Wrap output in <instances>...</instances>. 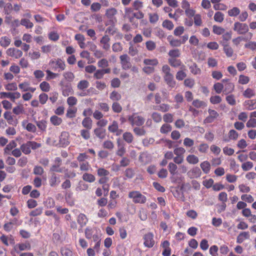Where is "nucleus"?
<instances>
[{
  "instance_id": "nucleus-1",
  "label": "nucleus",
  "mask_w": 256,
  "mask_h": 256,
  "mask_svg": "<svg viewBox=\"0 0 256 256\" xmlns=\"http://www.w3.org/2000/svg\"><path fill=\"white\" fill-rule=\"evenodd\" d=\"M128 197L132 199L134 203L144 204L146 202V197L138 191H132L129 192Z\"/></svg>"
},
{
  "instance_id": "nucleus-2",
  "label": "nucleus",
  "mask_w": 256,
  "mask_h": 256,
  "mask_svg": "<svg viewBox=\"0 0 256 256\" xmlns=\"http://www.w3.org/2000/svg\"><path fill=\"white\" fill-rule=\"evenodd\" d=\"M233 30L238 34H244L249 30L248 25L246 23L236 22L234 23Z\"/></svg>"
},
{
  "instance_id": "nucleus-3",
  "label": "nucleus",
  "mask_w": 256,
  "mask_h": 256,
  "mask_svg": "<svg viewBox=\"0 0 256 256\" xmlns=\"http://www.w3.org/2000/svg\"><path fill=\"white\" fill-rule=\"evenodd\" d=\"M128 120L132 126L136 125L140 126L143 125L145 120L143 117L137 116L136 114L134 113L128 116Z\"/></svg>"
},
{
  "instance_id": "nucleus-4",
  "label": "nucleus",
  "mask_w": 256,
  "mask_h": 256,
  "mask_svg": "<svg viewBox=\"0 0 256 256\" xmlns=\"http://www.w3.org/2000/svg\"><path fill=\"white\" fill-rule=\"evenodd\" d=\"M60 85L61 86L62 95L64 96H68L73 94L74 91L70 83L61 82Z\"/></svg>"
},
{
  "instance_id": "nucleus-5",
  "label": "nucleus",
  "mask_w": 256,
  "mask_h": 256,
  "mask_svg": "<svg viewBox=\"0 0 256 256\" xmlns=\"http://www.w3.org/2000/svg\"><path fill=\"white\" fill-rule=\"evenodd\" d=\"M68 137L69 134L68 132H62L61 133L58 142L60 147H66L69 144Z\"/></svg>"
},
{
  "instance_id": "nucleus-6",
  "label": "nucleus",
  "mask_w": 256,
  "mask_h": 256,
  "mask_svg": "<svg viewBox=\"0 0 256 256\" xmlns=\"http://www.w3.org/2000/svg\"><path fill=\"white\" fill-rule=\"evenodd\" d=\"M168 55L170 57L168 60L170 64H179L176 60V58L180 57V50L178 49L172 50L169 51Z\"/></svg>"
},
{
  "instance_id": "nucleus-7",
  "label": "nucleus",
  "mask_w": 256,
  "mask_h": 256,
  "mask_svg": "<svg viewBox=\"0 0 256 256\" xmlns=\"http://www.w3.org/2000/svg\"><path fill=\"white\" fill-rule=\"evenodd\" d=\"M6 54L8 56L14 58H18L22 55V50L14 48H8L6 50Z\"/></svg>"
},
{
  "instance_id": "nucleus-8",
  "label": "nucleus",
  "mask_w": 256,
  "mask_h": 256,
  "mask_svg": "<svg viewBox=\"0 0 256 256\" xmlns=\"http://www.w3.org/2000/svg\"><path fill=\"white\" fill-rule=\"evenodd\" d=\"M154 235L151 232H148L144 236V245L148 248H152L154 244Z\"/></svg>"
},
{
  "instance_id": "nucleus-9",
  "label": "nucleus",
  "mask_w": 256,
  "mask_h": 256,
  "mask_svg": "<svg viewBox=\"0 0 256 256\" xmlns=\"http://www.w3.org/2000/svg\"><path fill=\"white\" fill-rule=\"evenodd\" d=\"M117 12V10L115 8H111L106 10L105 16L108 19L112 22H114V20L116 22V20L114 16L116 14Z\"/></svg>"
},
{
  "instance_id": "nucleus-10",
  "label": "nucleus",
  "mask_w": 256,
  "mask_h": 256,
  "mask_svg": "<svg viewBox=\"0 0 256 256\" xmlns=\"http://www.w3.org/2000/svg\"><path fill=\"white\" fill-rule=\"evenodd\" d=\"M220 44L223 46V50L228 57H232L234 55V50L232 48L224 42H221Z\"/></svg>"
},
{
  "instance_id": "nucleus-11",
  "label": "nucleus",
  "mask_w": 256,
  "mask_h": 256,
  "mask_svg": "<svg viewBox=\"0 0 256 256\" xmlns=\"http://www.w3.org/2000/svg\"><path fill=\"white\" fill-rule=\"evenodd\" d=\"M110 38L108 35L103 36L100 40L102 48L106 50H108L110 48Z\"/></svg>"
},
{
  "instance_id": "nucleus-12",
  "label": "nucleus",
  "mask_w": 256,
  "mask_h": 256,
  "mask_svg": "<svg viewBox=\"0 0 256 256\" xmlns=\"http://www.w3.org/2000/svg\"><path fill=\"white\" fill-rule=\"evenodd\" d=\"M202 174L200 168L198 167L193 168L188 172V176L190 178H197L200 176Z\"/></svg>"
},
{
  "instance_id": "nucleus-13",
  "label": "nucleus",
  "mask_w": 256,
  "mask_h": 256,
  "mask_svg": "<svg viewBox=\"0 0 256 256\" xmlns=\"http://www.w3.org/2000/svg\"><path fill=\"white\" fill-rule=\"evenodd\" d=\"M55 164H54L50 168V170L52 172H62V168H60L57 170V168L60 167L62 164V160L58 157L55 158L54 160Z\"/></svg>"
},
{
  "instance_id": "nucleus-14",
  "label": "nucleus",
  "mask_w": 256,
  "mask_h": 256,
  "mask_svg": "<svg viewBox=\"0 0 256 256\" xmlns=\"http://www.w3.org/2000/svg\"><path fill=\"white\" fill-rule=\"evenodd\" d=\"M74 38L77 40L78 43L81 48H85L86 44L84 42L85 38L84 35L78 34H76L74 36Z\"/></svg>"
},
{
  "instance_id": "nucleus-15",
  "label": "nucleus",
  "mask_w": 256,
  "mask_h": 256,
  "mask_svg": "<svg viewBox=\"0 0 256 256\" xmlns=\"http://www.w3.org/2000/svg\"><path fill=\"white\" fill-rule=\"evenodd\" d=\"M174 196L178 200H180L182 202H184L185 200V197L184 196V192H181L179 190V186H177L175 188V190L172 192Z\"/></svg>"
},
{
  "instance_id": "nucleus-16",
  "label": "nucleus",
  "mask_w": 256,
  "mask_h": 256,
  "mask_svg": "<svg viewBox=\"0 0 256 256\" xmlns=\"http://www.w3.org/2000/svg\"><path fill=\"white\" fill-rule=\"evenodd\" d=\"M164 79L168 85L171 88H174L176 86V82L174 80V76L172 74H165Z\"/></svg>"
},
{
  "instance_id": "nucleus-17",
  "label": "nucleus",
  "mask_w": 256,
  "mask_h": 256,
  "mask_svg": "<svg viewBox=\"0 0 256 256\" xmlns=\"http://www.w3.org/2000/svg\"><path fill=\"white\" fill-rule=\"evenodd\" d=\"M246 109L252 110L256 108V100H247L244 102Z\"/></svg>"
},
{
  "instance_id": "nucleus-18",
  "label": "nucleus",
  "mask_w": 256,
  "mask_h": 256,
  "mask_svg": "<svg viewBox=\"0 0 256 256\" xmlns=\"http://www.w3.org/2000/svg\"><path fill=\"white\" fill-rule=\"evenodd\" d=\"M88 220L84 214H80L78 217V222L81 228L84 226L87 223Z\"/></svg>"
},
{
  "instance_id": "nucleus-19",
  "label": "nucleus",
  "mask_w": 256,
  "mask_h": 256,
  "mask_svg": "<svg viewBox=\"0 0 256 256\" xmlns=\"http://www.w3.org/2000/svg\"><path fill=\"white\" fill-rule=\"evenodd\" d=\"M11 42V39L6 36H4L0 38V45L3 48L9 46Z\"/></svg>"
},
{
  "instance_id": "nucleus-20",
  "label": "nucleus",
  "mask_w": 256,
  "mask_h": 256,
  "mask_svg": "<svg viewBox=\"0 0 256 256\" xmlns=\"http://www.w3.org/2000/svg\"><path fill=\"white\" fill-rule=\"evenodd\" d=\"M94 133L97 137L102 140L105 138L106 130L100 128H98L94 130Z\"/></svg>"
},
{
  "instance_id": "nucleus-21",
  "label": "nucleus",
  "mask_w": 256,
  "mask_h": 256,
  "mask_svg": "<svg viewBox=\"0 0 256 256\" xmlns=\"http://www.w3.org/2000/svg\"><path fill=\"white\" fill-rule=\"evenodd\" d=\"M92 121L90 117L85 118L82 122V126L88 130H90L92 128Z\"/></svg>"
},
{
  "instance_id": "nucleus-22",
  "label": "nucleus",
  "mask_w": 256,
  "mask_h": 256,
  "mask_svg": "<svg viewBox=\"0 0 256 256\" xmlns=\"http://www.w3.org/2000/svg\"><path fill=\"white\" fill-rule=\"evenodd\" d=\"M60 180L56 176L55 174H52L50 179V184L51 186L54 187L58 185L60 182Z\"/></svg>"
},
{
  "instance_id": "nucleus-23",
  "label": "nucleus",
  "mask_w": 256,
  "mask_h": 256,
  "mask_svg": "<svg viewBox=\"0 0 256 256\" xmlns=\"http://www.w3.org/2000/svg\"><path fill=\"white\" fill-rule=\"evenodd\" d=\"M168 39L170 44L172 46L178 47L180 46L182 44L181 40L176 39L172 36H169Z\"/></svg>"
},
{
  "instance_id": "nucleus-24",
  "label": "nucleus",
  "mask_w": 256,
  "mask_h": 256,
  "mask_svg": "<svg viewBox=\"0 0 256 256\" xmlns=\"http://www.w3.org/2000/svg\"><path fill=\"white\" fill-rule=\"evenodd\" d=\"M30 148L31 147L28 141L27 142L26 144H22L20 148L22 152L26 154H28L31 152Z\"/></svg>"
},
{
  "instance_id": "nucleus-25",
  "label": "nucleus",
  "mask_w": 256,
  "mask_h": 256,
  "mask_svg": "<svg viewBox=\"0 0 256 256\" xmlns=\"http://www.w3.org/2000/svg\"><path fill=\"white\" fill-rule=\"evenodd\" d=\"M240 9L238 7H234L228 11V15L231 17H236L240 14Z\"/></svg>"
},
{
  "instance_id": "nucleus-26",
  "label": "nucleus",
  "mask_w": 256,
  "mask_h": 256,
  "mask_svg": "<svg viewBox=\"0 0 256 256\" xmlns=\"http://www.w3.org/2000/svg\"><path fill=\"white\" fill-rule=\"evenodd\" d=\"M110 72V68L102 69L97 70L94 74V76L97 79L101 78L104 74L109 73Z\"/></svg>"
},
{
  "instance_id": "nucleus-27",
  "label": "nucleus",
  "mask_w": 256,
  "mask_h": 256,
  "mask_svg": "<svg viewBox=\"0 0 256 256\" xmlns=\"http://www.w3.org/2000/svg\"><path fill=\"white\" fill-rule=\"evenodd\" d=\"M234 89V84L230 82L226 83L224 85V93L228 94L231 92Z\"/></svg>"
},
{
  "instance_id": "nucleus-28",
  "label": "nucleus",
  "mask_w": 256,
  "mask_h": 256,
  "mask_svg": "<svg viewBox=\"0 0 256 256\" xmlns=\"http://www.w3.org/2000/svg\"><path fill=\"white\" fill-rule=\"evenodd\" d=\"M82 179L88 182H92L96 180L93 174L88 173H84L82 176Z\"/></svg>"
},
{
  "instance_id": "nucleus-29",
  "label": "nucleus",
  "mask_w": 256,
  "mask_h": 256,
  "mask_svg": "<svg viewBox=\"0 0 256 256\" xmlns=\"http://www.w3.org/2000/svg\"><path fill=\"white\" fill-rule=\"evenodd\" d=\"M224 14L220 12H217L214 15V20L218 22L221 23L224 20Z\"/></svg>"
},
{
  "instance_id": "nucleus-30",
  "label": "nucleus",
  "mask_w": 256,
  "mask_h": 256,
  "mask_svg": "<svg viewBox=\"0 0 256 256\" xmlns=\"http://www.w3.org/2000/svg\"><path fill=\"white\" fill-rule=\"evenodd\" d=\"M200 168L205 174H208L210 170V165L208 162L204 161L201 163Z\"/></svg>"
},
{
  "instance_id": "nucleus-31",
  "label": "nucleus",
  "mask_w": 256,
  "mask_h": 256,
  "mask_svg": "<svg viewBox=\"0 0 256 256\" xmlns=\"http://www.w3.org/2000/svg\"><path fill=\"white\" fill-rule=\"evenodd\" d=\"M80 56L82 58H85L88 60V64H90L94 62V61L92 60V58H90V54L88 51H82L80 54Z\"/></svg>"
},
{
  "instance_id": "nucleus-32",
  "label": "nucleus",
  "mask_w": 256,
  "mask_h": 256,
  "mask_svg": "<svg viewBox=\"0 0 256 256\" xmlns=\"http://www.w3.org/2000/svg\"><path fill=\"white\" fill-rule=\"evenodd\" d=\"M123 139L128 144H130L132 142L134 137L132 134L130 132H126L123 134Z\"/></svg>"
},
{
  "instance_id": "nucleus-33",
  "label": "nucleus",
  "mask_w": 256,
  "mask_h": 256,
  "mask_svg": "<svg viewBox=\"0 0 256 256\" xmlns=\"http://www.w3.org/2000/svg\"><path fill=\"white\" fill-rule=\"evenodd\" d=\"M20 24L24 26L26 28H32L34 24L29 20L26 18H22L20 20Z\"/></svg>"
},
{
  "instance_id": "nucleus-34",
  "label": "nucleus",
  "mask_w": 256,
  "mask_h": 256,
  "mask_svg": "<svg viewBox=\"0 0 256 256\" xmlns=\"http://www.w3.org/2000/svg\"><path fill=\"white\" fill-rule=\"evenodd\" d=\"M118 148L116 152V154L118 156H122L126 152V148H124V145L120 142L119 140H118Z\"/></svg>"
},
{
  "instance_id": "nucleus-35",
  "label": "nucleus",
  "mask_w": 256,
  "mask_h": 256,
  "mask_svg": "<svg viewBox=\"0 0 256 256\" xmlns=\"http://www.w3.org/2000/svg\"><path fill=\"white\" fill-rule=\"evenodd\" d=\"M146 49L149 51H152L156 48V44L152 40H150L146 42Z\"/></svg>"
},
{
  "instance_id": "nucleus-36",
  "label": "nucleus",
  "mask_w": 256,
  "mask_h": 256,
  "mask_svg": "<svg viewBox=\"0 0 256 256\" xmlns=\"http://www.w3.org/2000/svg\"><path fill=\"white\" fill-rule=\"evenodd\" d=\"M212 32L216 34L220 35L224 33L225 30L221 26L214 25L212 26Z\"/></svg>"
},
{
  "instance_id": "nucleus-37",
  "label": "nucleus",
  "mask_w": 256,
  "mask_h": 256,
  "mask_svg": "<svg viewBox=\"0 0 256 256\" xmlns=\"http://www.w3.org/2000/svg\"><path fill=\"white\" fill-rule=\"evenodd\" d=\"M50 122L54 126H59L62 122V119L56 116H53L50 118Z\"/></svg>"
},
{
  "instance_id": "nucleus-38",
  "label": "nucleus",
  "mask_w": 256,
  "mask_h": 256,
  "mask_svg": "<svg viewBox=\"0 0 256 256\" xmlns=\"http://www.w3.org/2000/svg\"><path fill=\"white\" fill-rule=\"evenodd\" d=\"M134 133L138 136H144L146 134V130L144 128V127H136L134 128Z\"/></svg>"
},
{
  "instance_id": "nucleus-39",
  "label": "nucleus",
  "mask_w": 256,
  "mask_h": 256,
  "mask_svg": "<svg viewBox=\"0 0 256 256\" xmlns=\"http://www.w3.org/2000/svg\"><path fill=\"white\" fill-rule=\"evenodd\" d=\"M168 169L170 174L174 176L176 172L178 166L173 162H170L168 166Z\"/></svg>"
},
{
  "instance_id": "nucleus-40",
  "label": "nucleus",
  "mask_w": 256,
  "mask_h": 256,
  "mask_svg": "<svg viewBox=\"0 0 256 256\" xmlns=\"http://www.w3.org/2000/svg\"><path fill=\"white\" fill-rule=\"evenodd\" d=\"M255 94L254 91L250 88H247L243 92V96L248 98H251L252 96H254Z\"/></svg>"
},
{
  "instance_id": "nucleus-41",
  "label": "nucleus",
  "mask_w": 256,
  "mask_h": 256,
  "mask_svg": "<svg viewBox=\"0 0 256 256\" xmlns=\"http://www.w3.org/2000/svg\"><path fill=\"white\" fill-rule=\"evenodd\" d=\"M186 160L192 164H196L198 162V158L194 155H189L186 157Z\"/></svg>"
},
{
  "instance_id": "nucleus-42",
  "label": "nucleus",
  "mask_w": 256,
  "mask_h": 256,
  "mask_svg": "<svg viewBox=\"0 0 256 256\" xmlns=\"http://www.w3.org/2000/svg\"><path fill=\"white\" fill-rule=\"evenodd\" d=\"M162 25L164 28H165L168 30H172L174 27L172 22L168 20H164L163 22Z\"/></svg>"
},
{
  "instance_id": "nucleus-43",
  "label": "nucleus",
  "mask_w": 256,
  "mask_h": 256,
  "mask_svg": "<svg viewBox=\"0 0 256 256\" xmlns=\"http://www.w3.org/2000/svg\"><path fill=\"white\" fill-rule=\"evenodd\" d=\"M148 16L150 22L152 24H155L158 20L159 16L156 13H150L148 14Z\"/></svg>"
},
{
  "instance_id": "nucleus-44",
  "label": "nucleus",
  "mask_w": 256,
  "mask_h": 256,
  "mask_svg": "<svg viewBox=\"0 0 256 256\" xmlns=\"http://www.w3.org/2000/svg\"><path fill=\"white\" fill-rule=\"evenodd\" d=\"M172 130V126L169 124H164L160 128V131L162 134H166L171 131Z\"/></svg>"
},
{
  "instance_id": "nucleus-45",
  "label": "nucleus",
  "mask_w": 256,
  "mask_h": 256,
  "mask_svg": "<svg viewBox=\"0 0 256 256\" xmlns=\"http://www.w3.org/2000/svg\"><path fill=\"white\" fill-rule=\"evenodd\" d=\"M1 98H10L13 102H14V98L13 96L14 95L12 92H0Z\"/></svg>"
},
{
  "instance_id": "nucleus-46",
  "label": "nucleus",
  "mask_w": 256,
  "mask_h": 256,
  "mask_svg": "<svg viewBox=\"0 0 256 256\" xmlns=\"http://www.w3.org/2000/svg\"><path fill=\"white\" fill-rule=\"evenodd\" d=\"M214 88L217 94H220L224 88V85L220 82L216 83L214 85Z\"/></svg>"
},
{
  "instance_id": "nucleus-47",
  "label": "nucleus",
  "mask_w": 256,
  "mask_h": 256,
  "mask_svg": "<svg viewBox=\"0 0 256 256\" xmlns=\"http://www.w3.org/2000/svg\"><path fill=\"white\" fill-rule=\"evenodd\" d=\"M122 96L120 94L116 91H113L110 94V98L112 100H120Z\"/></svg>"
},
{
  "instance_id": "nucleus-48",
  "label": "nucleus",
  "mask_w": 256,
  "mask_h": 256,
  "mask_svg": "<svg viewBox=\"0 0 256 256\" xmlns=\"http://www.w3.org/2000/svg\"><path fill=\"white\" fill-rule=\"evenodd\" d=\"M88 85H89V83L87 80H80L78 84V88L80 90H84V89L88 88Z\"/></svg>"
},
{
  "instance_id": "nucleus-49",
  "label": "nucleus",
  "mask_w": 256,
  "mask_h": 256,
  "mask_svg": "<svg viewBox=\"0 0 256 256\" xmlns=\"http://www.w3.org/2000/svg\"><path fill=\"white\" fill-rule=\"evenodd\" d=\"M184 178L182 176H176L171 178L172 182L177 184L180 185L182 182H184Z\"/></svg>"
},
{
  "instance_id": "nucleus-50",
  "label": "nucleus",
  "mask_w": 256,
  "mask_h": 256,
  "mask_svg": "<svg viewBox=\"0 0 256 256\" xmlns=\"http://www.w3.org/2000/svg\"><path fill=\"white\" fill-rule=\"evenodd\" d=\"M36 126L39 129L42 131H45L46 128V120H42L36 122Z\"/></svg>"
},
{
  "instance_id": "nucleus-51",
  "label": "nucleus",
  "mask_w": 256,
  "mask_h": 256,
  "mask_svg": "<svg viewBox=\"0 0 256 256\" xmlns=\"http://www.w3.org/2000/svg\"><path fill=\"white\" fill-rule=\"evenodd\" d=\"M190 70V72L194 74H198L201 72V70L198 68V65H191Z\"/></svg>"
},
{
  "instance_id": "nucleus-52",
  "label": "nucleus",
  "mask_w": 256,
  "mask_h": 256,
  "mask_svg": "<svg viewBox=\"0 0 256 256\" xmlns=\"http://www.w3.org/2000/svg\"><path fill=\"white\" fill-rule=\"evenodd\" d=\"M40 87L42 91L48 92L50 90V84L46 82H42L40 85Z\"/></svg>"
},
{
  "instance_id": "nucleus-53",
  "label": "nucleus",
  "mask_w": 256,
  "mask_h": 256,
  "mask_svg": "<svg viewBox=\"0 0 256 256\" xmlns=\"http://www.w3.org/2000/svg\"><path fill=\"white\" fill-rule=\"evenodd\" d=\"M13 10V6L11 3L8 2L4 6V12L6 15H8L10 14Z\"/></svg>"
},
{
  "instance_id": "nucleus-54",
  "label": "nucleus",
  "mask_w": 256,
  "mask_h": 256,
  "mask_svg": "<svg viewBox=\"0 0 256 256\" xmlns=\"http://www.w3.org/2000/svg\"><path fill=\"white\" fill-rule=\"evenodd\" d=\"M60 38L59 34L55 32H51L48 34V38L52 41H57Z\"/></svg>"
},
{
  "instance_id": "nucleus-55",
  "label": "nucleus",
  "mask_w": 256,
  "mask_h": 256,
  "mask_svg": "<svg viewBox=\"0 0 256 256\" xmlns=\"http://www.w3.org/2000/svg\"><path fill=\"white\" fill-rule=\"evenodd\" d=\"M245 48L250 49L252 50H256V42L254 41H249L244 44Z\"/></svg>"
},
{
  "instance_id": "nucleus-56",
  "label": "nucleus",
  "mask_w": 256,
  "mask_h": 256,
  "mask_svg": "<svg viewBox=\"0 0 256 256\" xmlns=\"http://www.w3.org/2000/svg\"><path fill=\"white\" fill-rule=\"evenodd\" d=\"M238 16V18L240 22H244L247 20L248 16V14L247 12L244 11L241 13L240 12V14Z\"/></svg>"
},
{
  "instance_id": "nucleus-57",
  "label": "nucleus",
  "mask_w": 256,
  "mask_h": 256,
  "mask_svg": "<svg viewBox=\"0 0 256 256\" xmlns=\"http://www.w3.org/2000/svg\"><path fill=\"white\" fill-rule=\"evenodd\" d=\"M194 23L196 26H201L202 24V20L200 14H196L194 18Z\"/></svg>"
},
{
  "instance_id": "nucleus-58",
  "label": "nucleus",
  "mask_w": 256,
  "mask_h": 256,
  "mask_svg": "<svg viewBox=\"0 0 256 256\" xmlns=\"http://www.w3.org/2000/svg\"><path fill=\"white\" fill-rule=\"evenodd\" d=\"M76 108H68L67 110L66 116L69 118H73L75 117V114L76 112Z\"/></svg>"
},
{
  "instance_id": "nucleus-59",
  "label": "nucleus",
  "mask_w": 256,
  "mask_h": 256,
  "mask_svg": "<svg viewBox=\"0 0 256 256\" xmlns=\"http://www.w3.org/2000/svg\"><path fill=\"white\" fill-rule=\"evenodd\" d=\"M112 109L114 112L120 113L122 110V107L118 102H114L112 105Z\"/></svg>"
},
{
  "instance_id": "nucleus-60",
  "label": "nucleus",
  "mask_w": 256,
  "mask_h": 256,
  "mask_svg": "<svg viewBox=\"0 0 256 256\" xmlns=\"http://www.w3.org/2000/svg\"><path fill=\"white\" fill-rule=\"evenodd\" d=\"M108 130L112 132H116L117 130H118V122L115 120L113 121L112 124L108 126Z\"/></svg>"
},
{
  "instance_id": "nucleus-61",
  "label": "nucleus",
  "mask_w": 256,
  "mask_h": 256,
  "mask_svg": "<svg viewBox=\"0 0 256 256\" xmlns=\"http://www.w3.org/2000/svg\"><path fill=\"white\" fill-rule=\"evenodd\" d=\"M253 166V164L250 162H244L242 165V168L244 171H248L251 169Z\"/></svg>"
},
{
  "instance_id": "nucleus-62",
  "label": "nucleus",
  "mask_w": 256,
  "mask_h": 256,
  "mask_svg": "<svg viewBox=\"0 0 256 256\" xmlns=\"http://www.w3.org/2000/svg\"><path fill=\"white\" fill-rule=\"evenodd\" d=\"M5 88L6 90L8 91H12V90H16L18 88L17 85L16 83L12 82V83H10L6 84L5 86Z\"/></svg>"
},
{
  "instance_id": "nucleus-63",
  "label": "nucleus",
  "mask_w": 256,
  "mask_h": 256,
  "mask_svg": "<svg viewBox=\"0 0 256 256\" xmlns=\"http://www.w3.org/2000/svg\"><path fill=\"white\" fill-rule=\"evenodd\" d=\"M102 5L99 2H94L90 6V10L92 12H98L101 8Z\"/></svg>"
},
{
  "instance_id": "nucleus-64",
  "label": "nucleus",
  "mask_w": 256,
  "mask_h": 256,
  "mask_svg": "<svg viewBox=\"0 0 256 256\" xmlns=\"http://www.w3.org/2000/svg\"><path fill=\"white\" fill-rule=\"evenodd\" d=\"M238 136V133L234 130H230L228 132V137L230 140H236Z\"/></svg>"
}]
</instances>
